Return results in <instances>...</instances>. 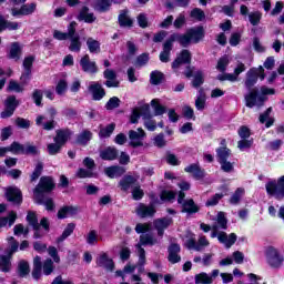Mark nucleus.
<instances>
[{
    "label": "nucleus",
    "mask_w": 284,
    "mask_h": 284,
    "mask_svg": "<svg viewBox=\"0 0 284 284\" xmlns=\"http://www.w3.org/2000/svg\"><path fill=\"white\" fill-rule=\"evenodd\" d=\"M265 70L263 67H260L257 69H251L246 72V80L244 82V85L246 90H248V93L244 97L246 101V108H254V105H263L265 101H267L268 94H275L274 89H270L267 87H262L260 89L261 94H258V91L254 88L256 85V81H258V77L261 81L265 79Z\"/></svg>",
    "instance_id": "nucleus-1"
},
{
    "label": "nucleus",
    "mask_w": 284,
    "mask_h": 284,
    "mask_svg": "<svg viewBox=\"0 0 284 284\" xmlns=\"http://www.w3.org/2000/svg\"><path fill=\"white\" fill-rule=\"evenodd\" d=\"M227 230V217L225 216V212H219L215 219V223L212 225L211 239H217L222 245H224L227 250L232 247L236 243V234L227 233L221 231Z\"/></svg>",
    "instance_id": "nucleus-2"
},
{
    "label": "nucleus",
    "mask_w": 284,
    "mask_h": 284,
    "mask_svg": "<svg viewBox=\"0 0 284 284\" xmlns=\"http://www.w3.org/2000/svg\"><path fill=\"white\" fill-rule=\"evenodd\" d=\"M27 221L34 230V239H41V236H45L50 232V222H48V219L43 217L39 223L37 213L34 212L28 213Z\"/></svg>",
    "instance_id": "nucleus-3"
},
{
    "label": "nucleus",
    "mask_w": 284,
    "mask_h": 284,
    "mask_svg": "<svg viewBox=\"0 0 284 284\" xmlns=\"http://www.w3.org/2000/svg\"><path fill=\"white\" fill-rule=\"evenodd\" d=\"M266 192L275 199H283L284 196V175L277 179V182H268L266 184Z\"/></svg>",
    "instance_id": "nucleus-4"
},
{
    "label": "nucleus",
    "mask_w": 284,
    "mask_h": 284,
    "mask_svg": "<svg viewBox=\"0 0 284 284\" xmlns=\"http://www.w3.org/2000/svg\"><path fill=\"white\" fill-rule=\"evenodd\" d=\"M266 261L270 266L274 267L275 270H278L283 265V255H281V252L276 250L275 247L270 246L266 250Z\"/></svg>",
    "instance_id": "nucleus-5"
},
{
    "label": "nucleus",
    "mask_w": 284,
    "mask_h": 284,
    "mask_svg": "<svg viewBox=\"0 0 284 284\" xmlns=\"http://www.w3.org/2000/svg\"><path fill=\"white\" fill-rule=\"evenodd\" d=\"M178 203L182 205V212L186 214H196L199 212V205L192 199L185 200V193L183 191L179 193Z\"/></svg>",
    "instance_id": "nucleus-6"
},
{
    "label": "nucleus",
    "mask_w": 284,
    "mask_h": 284,
    "mask_svg": "<svg viewBox=\"0 0 284 284\" xmlns=\"http://www.w3.org/2000/svg\"><path fill=\"white\" fill-rule=\"evenodd\" d=\"M155 243L156 242L152 235L144 234L140 236V243L136 244L140 265H145V250L142 247V245H154Z\"/></svg>",
    "instance_id": "nucleus-7"
},
{
    "label": "nucleus",
    "mask_w": 284,
    "mask_h": 284,
    "mask_svg": "<svg viewBox=\"0 0 284 284\" xmlns=\"http://www.w3.org/2000/svg\"><path fill=\"white\" fill-rule=\"evenodd\" d=\"M54 190V182L52 181V178H41L39 184L33 191V194L37 200H39V196L43 194V192H52Z\"/></svg>",
    "instance_id": "nucleus-8"
},
{
    "label": "nucleus",
    "mask_w": 284,
    "mask_h": 284,
    "mask_svg": "<svg viewBox=\"0 0 284 284\" xmlns=\"http://www.w3.org/2000/svg\"><path fill=\"white\" fill-rule=\"evenodd\" d=\"M152 119V114H150V104H144L141 108H135L131 114V123H139V119Z\"/></svg>",
    "instance_id": "nucleus-9"
},
{
    "label": "nucleus",
    "mask_w": 284,
    "mask_h": 284,
    "mask_svg": "<svg viewBox=\"0 0 284 284\" xmlns=\"http://www.w3.org/2000/svg\"><path fill=\"white\" fill-rule=\"evenodd\" d=\"M130 145L132 148H141L143 145V139H145V131L138 129L136 131H129Z\"/></svg>",
    "instance_id": "nucleus-10"
},
{
    "label": "nucleus",
    "mask_w": 284,
    "mask_h": 284,
    "mask_svg": "<svg viewBox=\"0 0 284 284\" xmlns=\"http://www.w3.org/2000/svg\"><path fill=\"white\" fill-rule=\"evenodd\" d=\"M135 214L140 216V219H148V216H154V214H156V209L154 204L145 205L140 203L135 209Z\"/></svg>",
    "instance_id": "nucleus-11"
},
{
    "label": "nucleus",
    "mask_w": 284,
    "mask_h": 284,
    "mask_svg": "<svg viewBox=\"0 0 284 284\" xmlns=\"http://www.w3.org/2000/svg\"><path fill=\"white\" fill-rule=\"evenodd\" d=\"M32 63H34V55H28L23 60V72L20 77V81H23L26 83L27 81H30V75L32 74Z\"/></svg>",
    "instance_id": "nucleus-12"
},
{
    "label": "nucleus",
    "mask_w": 284,
    "mask_h": 284,
    "mask_svg": "<svg viewBox=\"0 0 284 284\" xmlns=\"http://www.w3.org/2000/svg\"><path fill=\"white\" fill-rule=\"evenodd\" d=\"M6 196L7 200L10 201V203L19 204L21 203V201H23L21 190L14 186H10L7 189Z\"/></svg>",
    "instance_id": "nucleus-13"
},
{
    "label": "nucleus",
    "mask_w": 284,
    "mask_h": 284,
    "mask_svg": "<svg viewBox=\"0 0 284 284\" xmlns=\"http://www.w3.org/2000/svg\"><path fill=\"white\" fill-rule=\"evenodd\" d=\"M89 92H91L94 101H101L105 97V89L99 82H91Z\"/></svg>",
    "instance_id": "nucleus-14"
},
{
    "label": "nucleus",
    "mask_w": 284,
    "mask_h": 284,
    "mask_svg": "<svg viewBox=\"0 0 284 284\" xmlns=\"http://www.w3.org/2000/svg\"><path fill=\"white\" fill-rule=\"evenodd\" d=\"M37 10V3H27L23 4L19 10L12 9V17H19V16H28L32 14Z\"/></svg>",
    "instance_id": "nucleus-15"
},
{
    "label": "nucleus",
    "mask_w": 284,
    "mask_h": 284,
    "mask_svg": "<svg viewBox=\"0 0 284 284\" xmlns=\"http://www.w3.org/2000/svg\"><path fill=\"white\" fill-rule=\"evenodd\" d=\"M169 41H171V43H174V41H179L183 48H187V45L192 43V40L190 38V31H186V33L184 34L174 33L170 37Z\"/></svg>",
    "instance_id": "nucleus-16"
},
{
    "label": "nucleus",
    "mask_w": 284,
    "mask_h": 284,
    "mask_svg": "<svg viewBox=\"0 0 284 284\" xmlns=\"http://www.w3.org/2000/svg\"><path fill=\"white\" fill-rule=\"evenodd\" d=\"M172 217L158 219L154 221L155 230H158L159 236H163V231L168 230L172 225Z\"/></svg>",
    "instance_id": "nucleus-17"
},
{
    "label": "nucleus",
    "mask_w": 284,
    "mask_h": 284,
    "mask_svg": "<svg viewBox=\"0 0 284 284\" xmlns=\"http://www.w3.org/2000/svg\"><path fill=\"white\" fill-rule=\"evenodd\" d=\"M97 265L99 267H104V270H109V272H112L114 270V262L112 258L108 257V254L103 253L97 258Z\"/></svg>",
    "instance_id": "nucleus-18"
},
{
    "label": "nucleus",
    "mask_w": 284,
    "mask_h": 284,
    "mask_svg": "<svg viewBox=\"0 0 284 284\" xmlns=\"http://www.w3.org/2000/svg\"><path fill=\"white\" fill-rule=\"evenodd\" d=\"M78 21H84V23H94L97 21V16L90 12L88 7H84L81 9L78 16Z\"/></svg>",
    "instance_id": "nucleus-19"
},
{
    "label": "nucleus",
    "mask_w": 284,
    "mask_h": 284,
    "mask_svg": "<svg viewBox=\"0 0 284 284\" xmlns=\"http://www.w3.org/2000/svg\"><path fill=\"white\" fill-rule=\"evenodd\" d=\"M80 65L84 72H90L91 74L97 72V62L90 61V55H84L80 61Z\"/></svg>",
    "instance_id": "nucleus-20"
},
{
    "label": "nucleus",
    "mask_w": 284,
    "mask_h": 284,
    "mask_svg": "<svg viewBox=\"0 0 284 284\" xmlns=\"http://www.w3.org/2000/svg\"><path fill=\"white\" fill-rule=\"evenodd\" d=\"M181 252V246L179 244H171L169 246V261L170 263H180L181 262V255L179 253Z\"/></svg>",
    "instance_id": "nucleus-21"
},
{
    "label": "nucleus",
    "mask_w": 284,
    "mask_h": 284,
    "mask_svg": "<svg viewBox=\"0 0 284 284\" xmlns=\"http://www.w3.org/2000/svg\"><path fill=\"white\" fill-rule=\"evenodd\" d=\"M26 85H28V81L17 82L16 80H10L7 85V92H17L18 94L26 91Z\"/></svg>",
    "instance_id": "nucleus-22"
},
{
    "label": "nucleus",
    "mask_w": 284,
    "mask_h": 284,
    "mask_svg": "<svg viewBox=\"0 0 284 284\" xmlns=\"http://www.w3.org/2000/svg\"><path fill=\"white\" fill-rule=\"evenodd\" d=\"M189 37L191 39V43H199V41L205 37V32L202 27L189 29Z\"/></svg>",
    "instance_id": "nucleus-23"
},
{
    "label": "nucleus",
    "mask_w": 284,
    "mask_h": 284,
    "mask_svg": "<svg viewBox=\"0 0 284 284\" xmlns=\"http://www.w3.org/2000/svg\"><path fill=\"white\" fill-rule=\"evenodd\" d=\"M191 59L192 54L187 50H183L178 57V59H175L174 62L172 63L173 70H176V68H179L181 63H190Z\"/></svg>",
    "instance_id": "nucleus-24"
},
{
    "label": "nucleus",
    "mask_w": 284,
    "mask_h": 284,
    "mask_svg": "<svg viewBox=\"0 0 284 284\" xmlns=\"http://www.w3.org/2000/svg\"><path fill=\"white\" fill-rule=\"evenodd\" d=\"M119 156V151L112 146H109L100 152V158L103 161H114Z\"/></svg>",
    "instance_id": "nucleus-25"
},
{
    "label": "nucleus",
    "mask_w": 284,
    "mask_h": 284,
    "mask_svg": "<svg viewBox=\"0 0 284 284\" xmlns=\"http://www.w3.org/2000/svg\"><path fill=\"white\" fill-rule=\"evenodd\" d=\"M6 0H0V3H3ZM3 30H19V22H10L3 18V16H0V32H3Z\"/></svg>",
    "instance_id": "nucleus-26"
},
{
    "label": "nucleus",
    "mask_w": 284,
    "mask_h": 284,
    "mask_svg": "<svg viewBox=\"0 0 284 284\" xmlns=\"http://www.w3.org/2000/svg\"><path fill=\"white\" fill-rule=\"evenodd\" d=\"M104 172L106 176H109V179H116L125 174V169L122 166H111V168H106Z\"/></svg>",
    "instance_id": "nucleus-27"
},
{
    "label": "nucleus",
    "mask_w": 284,
    "mask_h": 284,
    "mask_svg": "<svg viewBox=\"0 0 284 284\" xmlns=\"http://www.w3.org/2000/svg\"><path fill=\"white\" fill-rule=\"evenodd\" d=\"M79 210L74 206H63L58 211V219H69V216H74Z\"/></svg>",
    "instance_id": "nucleus-28"
},
{
    "label": "nucleus",
    "mask_w": 284,
    "mask_h": 284,
    "mask_svg": "<svg viewBox=\"0 0 284 284\" xmlns=\"http://www.w3.org/2000/svg\"><path fill=\"white\" fill-rule=\"evenodd\" d=\"M170 52H172V41L166 40L163 45V51L160 53V61L162 63L170 61Z\"/></svg>",
    "instance_id": "nucleus-29"
},
{
    "label": "nucleus",
    "mask_w": 284,
    "mask_h": 284,
    "mask_svg": "<svg viewBox=\"0 0 284 284\" xmlns=\"http://www.w3.org/2000/svg\"><path fill=\"white\" fill-rule=\"evenodd\" d=\"M243 196H245V189L237 187L235 192L231 195L229 203H231V205H239Z\"/></svg>",
    "instance_id": "nucleus-30"
},
{
    "label": "nucleus",
    "mask_w": 284,
    "mask_h": 284,
    "mask_svg": "<svg viewBox=\"0 0 284 284\" xmlns=\"http://www.w3.org/2000/svg\"><path fill=\"white\" fill-rule=\"evenodd\" d=\"M184 172L189 174H193L194 179H203L204 173L203 170L199 166V164H191L184 169Z\"/></svg>",
    "instance_id": "nucleus-31"
},
{
    "label": "nucleus",
    "mask_w": 284,
    "mask_h": 284,
    "mask_svg": "<svg viewBox=\"0 0 284 284\" xmlns=\"http://www.w3.org/2000/svg\"><path fill=\"white\" fill-rule=\"evenodd\" d=\"M8 57L14 61H19V59H21V44H19V42H13L11 44Z\"/></svg>",
    "instance_id": "nucleus-32"
},
{
    "label": "nucleus",
    "mask_w": 284,
    "mask_h": 284,
    "mask_svg": "<svg viewBox=\"0 0 284 284\" xmlns=\"http://www.w3.org/2000/svg\"><path fill=\"white\" fill-rule=\"evenodd\" d=\"M136 183V179L132 175H125L121 181H120V187L123 190V192H128L132 185Z\"/></svg>",
    "instance_id": "nucleus-33"
},
{
    "label": "nucleus",
    "mask_w": 284,
    "mask_h": 284,
    "mask_svg": "<svg viewBox=\"0 0 284 284\" xmlns=\"http://www.w3.org/2000/svg\"><path fill=\"white\" fill-rule=\"evenodd\" d=\"M14 221H17V213L14 211H11L8 217H0V229L6 227L7 225H9V227H12V225H14Z\"/></svg>",
    "instance_id": "nucleus-34"
},
{
    "label": "nucleus",
    "mask_w": 284,
    "mask_h": 284,
    "mask_svg": "<svg viewBox=\"0 0 284 284\" xmlns=\"http://www.w3.org/2000/svg\"><path fill=\"white\" fill-rule=\"evenodd\" d=\"M87 45L92 54H99L101 52V43L93 38H88Z\"/></svg>",
    "instance_id": "nucleus-35"
},
{
    "label": "nucleus",
    "mask_w": 284,
    "mask_h": 284,
    "mask_svg": "<svg viewBox=\"0 0 284 284\" xmlns=\"http://www.w3.org/2000/svg\"><path fill=\"white\" fill-rule=\"evenodd\" d=\"M270 114H272V108H268L260 115V123H265L266 128H272V125H274V119L270 118Z\"/></svg>",
    "instance_id": "nucleus-36"
},
{
    "label": "nucleus",
    "mask_w": 284,
    "mask_h": 284,
    "mask_svg": "<svg viewBox=\"0 0 284 284\" xmlns=\"http://www.w3.org/2000/svg\"><path fill=\"white\" fill-rule=\"evenodd\" d=\"M151 108H153V112H154V115H155V116H161V115L165 114V112H166L165 106H163V105L161 104V102L159 101V99H153V100L151 101Z\"/></svg>",
    "instance_id": "nucleus-37"
},
{
    "label": "nucleus",
    "mask_w": 284,
    "mask_h": 284,
    "mask_svg": "<svg viewBox=\"0 0 284 284\" xmlns=\"http://www.w3.org/2000/svg\"><path fill=\"white\" fill-rule=\"evenodd\" d=\"M184 245L187 250H196V236L192 232H187L184 237Z\"/></svg>",
    "instance_id": "nucleus-38"
},
{
    "label": "nucleus",
    "mask_w": 284,
    "mask_h": 284,
    "mask_svg": "<svg viewBox=\"0 0 284 284\" xmlns=\"http://www.w3.org/2000/svg\"><path fill=\"white\" fill-rule=\"evenodd\" d=\"M111 6H112V0H97L94 4V9L98 10V12H108Z\"/></svg>",
    "instance_id": "nucleus-39"
},
{
    "label": "nucleus",
    "mask_w": 284,
    "mask_h": 284,
    "mask_svg": "<svg viewBox=\"0 0 284 284\" xmlns=\"http://www.w3.org/2000/svg\"><path fill=\"white\" fill-rule=\"evenodd\" d=\"M70 131L64 130V131H58L55 138H54V143H59L61 146L64 145V143L70 139Z\"/></svg>",
    "instance_id": "nucleus-40"
},
{
    "label": "nucleus",
    "mask_w": 284,
    "mask_h": 284,
    "mask_svg": "<svg viewBox=\"0 0 284 284\" xmlns=\"http://www.w3.org/2000/svg\"><path fill=\"white\" fill-rule=\"evenodd\" d=\"M74 227H77L74 223H69L64 229L62 235L58 237L57 243H63V241H65V239H68V236H70L72 232H74Z\"/></svg>",
    "instance_id": "nucleus-41"
},
{
    "label": "nucleus",
    "mask_w": 284,
    "mask_h": 284,
    "mask_svg": "<svg viewBox=\"0 0 284 284\" xmlns=\"http://www.w3.org/2000/svg\"><path fill=\"white\" fill-rule=\"evenodd\" d=\"M69 50L71 52H81V40H80L79 36H74V37L70 38Z\"/></svg>",
    "instance_id": "nucleus-42"
},
{
    "label": "nucleus",
    "mask_w": 284,
    "mask_h": 284,
    "mask_svg": "<svg viewBox=\"0 0 284 284\" xmlns=\"http://www.w3.org/2000/svg\"><path fill=\"white\" fill-rule=\"evenodd\" d=\"M4 108L12 110L14 112V110L19 108V100L17 99V97L14 95L8 97L4 101Z\"/></svg>",
    "instance_id": "nucleus-43"
},
{
    "label": "nucleus",
    "mask_w": 284,
    "mask_h": 284,
    "mask_svg": "<svg viewBox=\"0 0 284 284\" xmlns=\"http://www.w3.org/2000/svg\"><path fill=\"white\" fill-rule=\"evenodd\" d=\"M210 246V241L204 235H200L195 244V252H203L205 247Z\"/></svg>",
    "instance_id": "nucleus-44"
},
{
    "label": "nucleus",
    "mask_w": 284,
    "mask_h": 284,
    "mask_svg": "<svg viewBox=\"0 0 284 284\" xmlns=\"http://www.w3.org/2000/svg\"><path fill=\"white\" fill-rule=\"evenodd\" d=\"M42 272L45 276H50L54 272V262L50 258L45 260L42 264Z\"/></svg>",
    "instance_id": "nucleus-45"
},
{
    "label": "nucleus",
    "mask_w": 284,
    "mask_h": 284,
    "mask_svg": "<svg viewBox=\"0 0 284 284\" xmlns=\"http://www.w3.org/2000/svg\"><path fill=\"white\" fill-rule=\"evenodd\" d=\"M227 65H230V57L223 55L217 61L216 70H219V72H225V70H227Z\"/></svg>",
    "instance_id": "nucleus-46"
},
{
    "label": "nucleus",
    "mask_w": 284,
    "mask_h": 284,
    "mask_svg": "<svg viewBox=\"0 0 284 284\" xmlns=\"http://www.w3.org/2000/svg\"><path fill=\"white\" fill-rule=\"evenodd\" d=\"M261 19H263V13L260 11H253L248 13V21L253 26H258L261 23Z\"/></svg>",
    "instance_id": "nucleus-47"
},
{
    "label": "nucleus",
    "mask_w": 284,
    "mask_h": 284,
    "mask_svg": "<svg viewBox=\"0 0 284 284\" xmlns=\"http://www.w3.org/2000/svg\"><path fill=\"white\" fill-rule=\"evenodd\" d=\"M212 276L207 275V273H200L195 275V284H211Z\"/></svg>",
    "instance_id": "nucleus-48"
},
{
    "label": "nucleus",
    "mask_w": 284,
    "mask_h": 284,
    "mask_svg": "<svg viewBox=\"0 0 284 284\" xmlns=\"http://www.w3.org/2000/svg\"><path fill=\"white\" fill-rule=\"evenodd\" d=\"M223 196H225V194L223 193L214 194L206 201L205 203L206 207H214V205H219V202L221 201V199H223Z\"/></svg>",
    "instance_id": "nucleus-49"
},
{
    "label": "nucleus",
    "mask_w": 284,
    "mask_h": 284,
    "mask_svg": "<svg viewBox=\"0 0 284 284\" xmlns=\"http://www.w3.org/2000/svg\"><path fill=\"white\" fill-rule=\"evenodd\" d=\"M119 23L120 26H123L126 28H130V26H132V19H130V17L128 16V11H123L122 13H120Z\"/></svg>",
    "instance_id": "nucleus-50"
},
{
    "label": "nucleus",
    "mask_w": 284,
    "mask_h": 284,
    "mask_svg": "<svg viewBox=\"0 0 284 284\" xmlns=\"http://www.w3.org/2000/svg\"><path fill=\"white\" fill-rule=\"evenodd\" d=\"M10 257L2 255L0 256V270L1 272H10Z\"/></svg>",
    "instance_id": "nucleus-51"
},
{
    "label": "nucleus",
    "mask_w": 284,
    "mask_h": 284,
    "mask_svg": "<svg viewBox=\"0 0 284 284\" xmlns=\"http://www.w3.org/2000/svg\"><path fill=\"white\" fill-rule=\"evenodd\" d=\"M254 144V140H240L237 142V148L239 150H241V152H245V150H250V148H252V145Z\"/></svg>",
    "instance_id": "nucleus-52"
},
{
    "label": "nucleus",
    "mask_w": 284,
    "mask_h": 284,
    "mask_svg": "<svg viewBox=\"0 0 284 284\" xmlns=\"http://www.w3.org/2000/svg\"><path fill=\"white\" fill-rule=\"evenodd\" d=\"M61 148L60 143H49L47 145V152L48 154H51V156H54V154H59V152H61Z\"/></svg>",
    "instance_id": "nucleus-53"
},
{
    "label": "nucleus",
    "mask_w": 284,
    "mask_h": 284,
    "mask_svg": "<svg viewBox=\"0 0 284 284\" xmlns=\"http://www.w3.org/2000/svg\"><path fill=\"white\" fill-rule=\"evenodd\" d=\"M20 276H28L30 274V265L26 261H21L18 266Z\"/></svg>",
    "instance_id": "nucleus-54"
},
{
    "label": "nucleus",
    "mask_w": 284,
    "mask_h": 284,
    "mask_svg": "<svg viewBox=\"0 0 284 284\" xmlns=\"http://www.w3.org/2000/svg\"><path fill=\"white\" fill-rule=\"evenodd\" d=\"M26 145L19 144V142H13L9 146V152H12V154H23Z\"/></svg>",
    "instance_id": "nucleus-55"
},
{
    "label": "nucleus",
    "mask_w": 284,
    "mask_h": 284,
    "mask_svg": "<svg viewBox=\"0 0 284 284\" xmlns=\"http://www.w3.org/2000/svg\"><path fill=\"white\" fill-rule=\"evenodd\" d=\"M195 108L196 110H205V93H203V91H200L195 100Z\"/></svg>",
    "instance_id": "nucleus-56"
},
{
    "label": "nucleus",
    "mask_w": 284,
    "mask_h": 284,
    "mask_svg": "<svg viewBox=\"0 0 284 284\" xmlns=\"http://www.w3.org/2000/svg\"><path fill=\"white\" fill-rule=\"evenodd\" d=\"M90 139H92V132L90 131H83L79 136H78V143L80 145H85Z\"/></svg>",
    "instance_id": "nucleus-57"
},
{
    "label": "nucleus",
    "mask_w": 284,
    "mask_h": 284,
    "mask_svg": "<svg viewBox=\"0 0 284 284\" xmlns=\"http://www.w3.org/2000/svg\"><path fill=\"white\" fill-rule=\"evenodd\" d=\"M241 37H243V33L241 32H233L231 34V38L229 40L230 45L236 47L239 43H241Z\"/></svg>",
    "instance_id": "nucleus-58"
},
{
    "label": "nucleus",
    "mask_w": 284,
    "mask_h": 284,
    "mask_svg": "<svg viewBox=\"0 0 284 284\" xmlns=\"http://www.w3.org/2000/svg\"><path fill=\"white\" fill-rule=\"evenodd\" d=\"M161 81H163V73H161L160 71H153L151 73V83L153 85H159Z\"/></svg>",
    "instance_id": "nucleus-59"
},
{
    "label": "nucleus",
    "mask_w": 284,
    "mask_h": 284,
    "mask_svg": "<svg viewBox=\"0 0 284 284\" xmlns=\"http://www.w3.org/2000/svg\"><path fill=\"white\" fill-rule=\"evenodd\" d=\"M203 72L197 71L194 74V79H193V88H201V85H203Z\"/></svg>",
    "instance_id": "nucleus-60"
},
{
    "label": "nucleus",
    "mask_w": 284,
    "mask_h": 284,
    "mask_svg": "<svg viewBox=\"0 0 284 284\" xmlns=\"http://www.w3.org/2000/svg\"><path fill=\"white\" fill-rule=\"evenodd\" d=\"M120 103L121 100L116 97H113L106 102L105 108L106 110H115V108H119Z\"/></svg>",
    "instance_id": "nucleus-61"
},
{
    "label": "nucleus",
    "mask_w": 284,
    "mask_h": 284,
    "mask_svg": "<svg viewBox=\"0 0 284 284\" xmlns=\"http://www.w3.org/2000/svg\"><path fill=\"white\" fill-rule=\"evenodd\" d=\"M217 156L220 162L227 161V156H230V149L227 148L217 149Z\"/></svg>",
    "instance_id": "nucleus-62"
},
{
    "label": "nucleus",
    "mask_w": 284,
    "mask_h": 284,
    "mask_svg": "<svg viewBox=\"0 0 284 284\" xmlns=\"http://www.w3.org/2000/svg\"><path fill=\"white\" fill-rule=\"evenodd\" d=\"M114 132V124H109L106 128L100 130V136L102 139H108Z\"/></svg>",
    "instance_id": "nucleus-63"
},
{
    "label": "nucleus",
    "mask_w": 284,
    "mask_h": 284,
    "mask_svg": "<svg viewBox=\"0 0 284 284\" xmlns=\"http://www.w3.org/2000/svg\"><path fill=\"white\" fill-rule=\"evenodd\" d=\"M23 154H32L33 156L39 154V148L32 144H24V152Z\"/></svg>",
    "instance_id": "nucleus-64"
}]
</instances>
